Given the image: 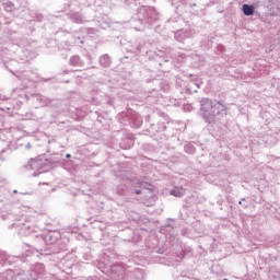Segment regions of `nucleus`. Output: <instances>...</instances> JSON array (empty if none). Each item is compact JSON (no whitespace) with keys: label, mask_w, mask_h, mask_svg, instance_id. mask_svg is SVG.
Instances as JSON below:
<instances>
[{"label":"nucleus","mask_w":280,"mask_h":280,"mask_svg":"<svg viewBox=\"0 0 280 280\" xmlns=\"http://www.w3.org/2000/svg\"><path fill=\"white\" fill-rule=\"evenodd\" d=\"M243 14H245V16H253V14H255V7L244 4L243 5Z\"/></svg>","instance_id":"nucleus-1"},{"label":"nucleus","mask_w":280,"mask_h":280,"mask_svg":"<svg viewBox=\"0 0 280 280\" xmlns=\"http://www.w3.org/2000/svg\"><path fill=\"white\" fill-rule=\"evenodd\" d=\"M183 194H185V190L184 189H178V188H175V190L172 191V195L173 196H183Z\"/></svg>","instance_id":"nucleus-2"},{"label":"nucleus","mask_w":280,"mask_h":280,"mask_svg":"<svg viewBox=\"0 0 280 280\" xmlns=\"http://www.w3.org/2000/svg\"><path fill=\"white\" fill-rule=\"evenodd\" d=\"M136 194L139 196V194H141V190H136Z\"/></svg>","instance_id":"nucleus-3"},{"label":"nucleus","mask_w":280,"mask_h":280,"mask_svg":"<svg viewBox=\"0 0 280 280\" xmlns=\"http://www.w3.org/2000/svg\"><path fill=\"white\" fill-rule=\"evenodd\" d=\"M69 156H71L70 154H67V158L69 159Z\"/></svg>","instance_id":"nucleus-4"}]
</instances>
